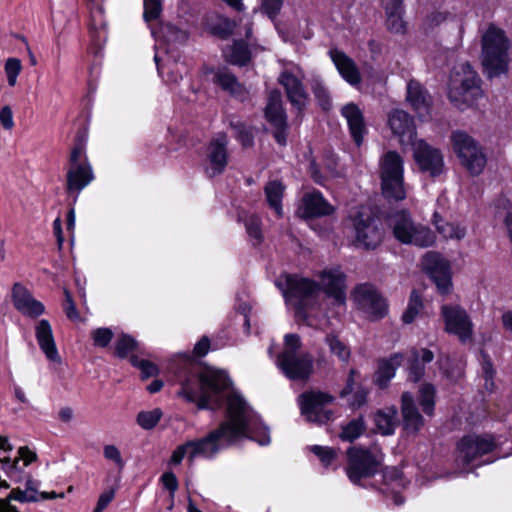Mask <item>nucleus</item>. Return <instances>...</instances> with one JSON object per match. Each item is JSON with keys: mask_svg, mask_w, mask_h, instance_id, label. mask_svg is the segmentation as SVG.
<instances>
[{"mask_svg": "<svg viewBox=\"0 0 512 512\" xmlns=\"http://www.w3.org/2000/svg\"><path fill=\"white\" fill-rule=\"evenodd\" d=\"M11 450L12 445L9 443L8 438L0 436V463H2V470L12 481L18 483L21 480L19 462L23 461V467H27L35 460L36 454L27 447H21L18 451L19 456L11 461L8 456H2L3 453L10 452Z\"/></svg>", "mask_w": 512, "mask_h": 512, "instance_id": "17", "label": "nucleus"}, {"mask_svg": "<svg viewBox=\"0 0 512 512\" xmlns=\"http://www.w3.org/2000/svg\"><path fill=\"white\" fill-rule=\"evenodd\" d=\"M422 309V301L418 293L412 291L406 311L402 315V320L406 324L414 321Z\"/></svg>", "mask_w": 512, "mask_h": 512, "instance_id": "44", "label": "nucleus"}, {"mask_svg": "<svg viewBox=\"0 0 512 512\" xmlns=\"http://www.w3.org/2000/svg\"><path fill=\"white\" fill-rule=\"evenodd\" d=\"M348 466L346 473L353 483L360 482L377 473L382 461L383 454L377 446L367 449L362 447H350L347 450Z\"/></svg>", "mask_w": 512, "mask_h": 512, "instance_id": "9", "label": "nucleus"}, {"mask_svg": "<svg viewBox=\"0 0 512 512\" xmlns=\"http://www.w3.org/2000/svg\"><path fill=\"white\" fill-rule=\"evenodd\" d=\"M88 160L86 157L85 144L82 141L77 142L69 158V165L84 164V161Z\"/></svg>", "mask_w": 512, "mask_h": 512, "instance_id": "58", "label": "nucleus"}, {"mask_svg": "<svg viewBox=\"0 0 512 512\" xmlns=\"http://www.w3.org/2000/svg\"><path fill=\"white\" fill-rule=\"evenodd\" d=\"M441 316L447 333L455 335L462 343L472 339L474 325L464 308L459 305H443Z\"/></svg>", "mask_w": 512, "mask_h": 512, "instance_id": "12", "label": "nucleus"}, {"mask_svg": "<svg viewBox=\"0 0 512 512\" xmlns=\"http://www.w3.org/2000/svg\"><path fill=\"white\" fill-rule=\"evenodd\" d=\"M91 338L96 347H107L113 338V332L109 328H97L91 331Z\"/></svg>", "mask_w": 512, "mask_h": 512, "instance_id": "52", "label": "nucleus"}, {"mask_svg": "<svg viewBox=\"0 0 512 512\" xmlns=\"http://www.w3.org/2000/svg\"><path fill=\"white\" fill-rule=\"evenodd\" d=\"M403 355L393 354L389 359L379 362L378 370L375 376V382L380 387H386L388 382L395 376L396 369L401 365Z\"/></svg>", "mask_w": 512, "mask_h": 512, "instance_id": "33", "label": "nucleus"}, {"mask_svg": "<svg viewBox=\"0 0 512 512\" xmlns=\"http://www.w3.org/2000/svg\"><path fill=\"white\" fill-rule=\"evenodd\" d=\"M433 359V352L426 348L411 349L407 366L408 380L419 382L425 374V364L430 363Z\"/></svg>", "mask_w": 512, "mask_h": 512, "instance_id": "30", "label": "nucleus"}, {"mask_svg": "<svg viewBox=\"0 0 512 512\" xmlns=\"http://www.w3.org/2000/svg\"><path fill=\"white\" fill-rule=\"evenodd\" d=\"M35 336L38 345L46 358L51 362L61 364L62 360L55 343L52 327L48 320L42 319L37 323L35 327Z\"/></svg>", "mask_w": 512, "mask_h": 512, "instance_id": "28", "label": "nucleus"}, {"mask_svg": "<svg viewBox=\"0 0 512 512\" xmlns=\"http://www.w3.org/2000/svg\"><path fill=\"white\" fill-rule=\"evenodd\" d=\"M283 0H263L261 9L271 19H274L280 12Z\"/></svg>", "mask_w": 512, "mask_h": 512, "instance_id": "60", "label": "nucleus"}, {"mask_svg": "<svg viewBox=\"0 0 512 512\" xmlns=\"http://www.w3.org/2000/svg\"><path fill=\"white\" fill-rule=\"evenodd\" d=\"M355 244L364 249H375L383 239V232L374 220L355 218Z\"/></svg>", "mask_w": 512, "mask_h": 512, "instance_id": "20", "label": "nucleus"}, {"mask_svg": "<svg viewBox=\"0 0 512 512\" xmlns=\"http://www.w3.org/2000/svg\"><path fill=\"white\" fill-rule=\"evenodd\" d=\"M265 117L274 127H283L286 125L287 119L282 107L280 92H271L265 107Z\"/></svg>", "mask_w": 512, "mask_h": 512, "instance_id": "32", "label": "nucleus"}, {"mask_svg": "<svg viewBox=\"0 0 512 512\" xmlns=\"http://www.w3.org/2000/svg\"><path fill=\"white\" fill-rule=\"evenodd\" d=\"M234 136L240 141L243 147H250L253 144V134L249 127L240 121L231 122Z\"/></svg>", "mask_w": 512, "mask_h": 512, "instance_id": "46", "label": "nucleus"}, {"mask_svg": "<svg viewBox=\"0 0 512 512\" xmlns=\"http://www.w3.org/2000/svg\"><path fill=\"white\" fill-rule=\"evenodd\" d=\"M162 416L163 413L160 408L140 411L137 414L136 422L141 428L145 430H151L159 423Z\"/></svg>", "mask_w": 512, "mask_h": 512, "instance_id": "41", "label": "nucleus"}, {"mask_svg": "<svg viewBox=\"0 0 512 512\" xmlns=\"http://www.w3.org/2000/svg\"><path fill=\"white\" fill-rule=\"evenodd\" d=\"M225 54L230 63L239 66L247 64L250 60V52L244 42H235Z\"/></svg>", "mask_w": 512, "mask_h": 512, "instance_id": "39", "label": "nucleus"}, {"mask_svg": "<svg viewBox=\"0 0 512 512\" xmlns=\"http://www.w3.org/2000/svg\"><path fill=\"white\" fill-rule=\"evenodd\" d=\"M334 397L321 391H309L298 397L301 414L309 422L323 424L333 419V411L327 408Z\"/></svg>", "mask_w": 512, "mask_h": 512, "instance_id": "11", "label": "nucleus"}, {"mask_svg": "<svg viewBox=\"0 0 512 512\" xmlns=\"http://www.w3.org/2000/svg\"><path fill=\"white\" fill-rule=\"evenodd\" d=\"M154 61L157 65V69L160 75H163L165 72L167 74L166 80L171 83H177L179 79L182 78V75L179 71V67L177 63H174L172 66L160 65L159 57L156 54L154 57Z\"/></svg>", "mask_w": 512, "mask_h": 512, "instance_id": "53", "label": "nucleus"}, {"mask_svg": "<svg viewBox=\"0 0 512 512\" xmlns=\"http://www.w3.org/2000/svg\"><path fill=\"white\" fill-rule=\"evenodd\" d=\"M161 12L160 0H144V19L150 21L156 19Z\"/></svg>", "mask_w": 512, "mask_h": 512, "instance_id": "57", "label": "nucleus"}, {"mask_svg": "<svg viewBox=\"0 0 512 512\" xmlns=\"http://www.w3.org/2000/svg\"><path fill=\"white\" fill-rule=\"evenodd\" d=\"M397 422V409L395 407L378 410L374 415V423L382 435L393 434Z\"/></svg>", "mask_w": 512, "mask_h": 512, "instance_id": "36", "label": "nucleus"}, {"mask_svg": "<svg viewBox=\"0 0 512 512\" xmlns=\"http://www.w3.org/2000/svg\"><path fill=\"white\" fill-rule=\"evenodd\" d=\"M313 452L321 461L324 466H329L337 457V451L326 446L314 445L310 447Z\"/></svg>", "mask_w": 512, "mask_h": 512, "instance_id": "51", "label": "nucleus"}, {"mask_svg": "<svg viewBox=\"0 0 512 512\" xmlns=\"http://www.w3.org/2000/svg\"><path fill=\"white\" fill-rule=\"evenodd\" d=\"M495 448L492 436L468 435L458 444V460L470 464L477 458L491 452Z\"/></svg>", "mask_w": 512, "mask_h": 512, "instance_id": "16", "label": "nucleus"}, {"mask_svg": "<svg viewBox=\"0 0 512 512\" xmlns=\"http://www.w3.org/2000/svg\"><path fill=\"white\" fill-rule=\"evenodd\" d=\"M325 342L329 346L330 352L332 354L336 355L341 361L348 362L351 355L350 348L336 335H327Z\"/></svg>", "mask_w": 512, "mask_h": 512, "instance_id": "42", "label": "nucleus"}, {"mask_svg": "<svg viewBox=\"0 0 512 512\" xmlns=\"http://www.w3.org/2000/svg\"><path fill=\"white\" fill-rule=\"evenodd\" d=\"M161 481L165 488L170 491V494L173 497L178 488V481L176 476L171 472H166L161 476Z\"/></svg>", "mask_w": 512, "mask_h": 512, "instance_id": "64", "label": "nucleus"}, {"mask_svg": "<svg viewBox=\"0 0 512 512\" xmlns=\"http://www.w3.org/2000/svg\"><path fill=\"white\" fill-rule=\"evenodd\" d=\"M481 62L488 78L498 77L508 71L510 43L504 31L490 25L482 35Z\"/></svg>", "mask_w": 512, "mask_h": 512, "instance_id": "5", "label": "nucleus"}, {"mask_svg": "<svg viewBox=\"0 0 512 512\" xmlns=\"http://www.w3.org/2000/svg\"><path fill=\"white\" fill-rule=\"evenodd\" d=\"M11 296L14 307L25 316L36 318L45 312L44 305L21 283L13 285Z\"/></svg>", "mask_w": 512, "mask_h": 512, "instance_id": "22", "label": "nucleus"}, {"mask_svg": "<svg viewBox=\"0 0 512 512\" xmlns=\"http://www.w3.org/2000/svg\"><path fill=\"white\" fill-rule=\"evenodd\" d=\"M199 382V394L194 391L189 382H184L178 395L188 402H197L199 409H219L225 392L231 385L227 374L222 370L208 368L200 374Z\"/></svg>", "mask_w": 512, "mask_h": 512, "instance_id": "3", "label": "nucleus"}, {"mask_svg": "<svg viewBox=\"0 0 512 512\" xmlns=\"http://www.w3.org/2000/svg\"><path fill=\"white\" fill-rule=\"evenodd\" d=\"M65 304H64V311L66 313V316L73 321H76L79 319V313L76 309L75 303L70 295V293L65 290Z\"/></svg>", "mask_w": 512, "mask_h": 512, "instance_id": "62", "label": "nucleus"}, {"mask_svg": "<svg viewBox=\"0 0 512 512\" xmlns=\"http://www.w3.org/2000/svg\"><path fill=\"white\" fill-rule=\"evenodd\" d=\"M328 54L342 79L349 85L358 87L362 82V77L355 61L345 52L336 48L330 49Z\"/></svg>", "mask_w": 512, "mask_h": 512, "instance_id": "21", "label": "nucleus"}, {"mask_svg": "<svg viewBox=\"0 0 512 512\" xmlns=\"http://www.w3.org/2000/svg\"><path fill=\"white\" fill-rule=\"evenodd\" d=\"M413 158L419 170L431 177L440 176L445 170L442 152L423 139H418L412 144Z\"/></svg>", "mask_w": 512, "mask_h": 512, "instance_id": "13", "label": "nucleus"}, {"mask_svg": "<svg viewBox=\"0 0 512 512\" xmlns=\"http://www.w3.org/2000/svg\"><path fill=\"white\" fill-rule=\"evenodd\" d=\"M94 180V173L88 160L84 164L69 165L66 174V190L75 193V201L80 192Z\"/></svg>", "mask_w": 512, "mask_h": 512, "instance_id": "23", "label": "nucleus"}, {"mask_svg": "<svg viewBox=\"0 0 512 512\" xmlns=\"http://www.w3.org/2000/svg\"><path fill=\"white\" fill-rule=\"evenodd\" d=\"M401 412L405 431L409 434L418 433L424 426V419L415 407L413 395L410 392H404L401 396Z\"/></svg>", "mask_w": 512, "mask_h": 512, "instance_id": "29", "label": "nucleus"}, {"mask_svg": "<svg viewBox=\"0 0 512 512\" xmlns=\"http://www.w3.org/2000/svg\"><path fill=\"white\" fill-rule=\"evenodd\" d=\"M451 142L461 165L473 176L481 174L486 166L487 157L479 144L463 131L453 132Z\"/></svg>", "mask_w": 512, "mask_h": 512, "instance_id": "10", "label": "nucleus"}, {"mask_svg": "<svg viewBox=\"0 0 512 512\" xmlns=\"http://www.w3.org/2000/svg\"><path fill=\"white\" fill-rule=\"evenodd\" d=\"M388 124L401 145H412L417 140L414 121L405 111L393 110L389 114Z\"/></svg>", "mask_w": 512, "mask_h": 512, "instance_id": "19", "label": "nucleus"}, {"mask_svg": "<svg viewBox=\"0 0 512 512\" xmlns=\"http://www.w3.org/2000/svg\"><path fill=\"white\" fill-rule=\"evenodd\" d=\"M300 347V337L296 334H287L285 336V349L277 359L278 367L292 380L308 378L313 368V359L310 354H297Z\"/></svg>", "mask_w": 512, "mask_h": 512, "instance_id": "8", "label": "nucleus"}, {"mask_svg": "<svg viewBox=\"0 0 512 512\" xmlns=\"http://www.w3.org/2000/svg\"><path fill=\"white\" fill-rule=\"evenodd\" d=\"M352 393L353 395L352 398L349 400V404L353 408H359L366 403L367 392L363 388L358 387Z\"/></svg>", "mask_w": 512, "mask_h": 512, "instance_id": "63", "label": "nucleus"}, {"mask_svg": "<svg viewBox=\"0 0 512 512\" xmlns=\"http://www.w3.org/2000/svg\"><path fill=\"white\" fill-rule=\"evenodd\" d=\"M285 189V185L279 180L269 181L264 188L268 205L276 212L278 217H282L283 215L282 198Z\"/></svg>", "mask_w": 512, "mask_h": 512, "instance_id": "37", "label": "nucleus"}, {"mask_svg": "<svg viewBox=\"0 0 512 512\" xmlns=\"http://www.w3.org/2000/svg\"><path fill=\"white\" fill-rule=\"evenodd\" d=\"M406 99L420 117L429 114L430 96L419 82L414 80L408 82Z\"/></svg>", "mask_w": 512, "mask_h": 512, "instance_id": "31", "label": "nucleus"}, {"mask_svg": "<svg viewBox=\"0 0 512 512\" xmlns=\"http://www.w3.org/2000/svg\"><path fill=\"white\" fill-rule=\"evenodd\" d=\"M390 225L395 239L404 245L428 248L436 242V234L431 228L414 221L406 211L396 213Z\"/></svg>", "mask_w": 512, "mask_h": 512, "instance_id": "7", "label": "nucleus"}, {"mask_svg": "<svg viewBox=\"0 0 512 512\" xmlns=\"http://www.w3.org/2000/svg\"><path fill=\"white\" fill-rule=\"evenodd\" d=\"M365 429L364 419L362 416H359L342 427L339 437L343 441L352 442L359 438L364 433Z\"/></svg>", "mask_w": 512, "mask_h": 512, "instance_id": "38", "label": "nucleus"}, {"mask_svg": "<svg viewBox=\"0 0 512 512\" xmlns=\"http://www.w3.org/2000/svg\"><path fill=\"white\" fill-rule=\"evenodd\" d=\"M319 283L298 275L284 274L277 281L286 303L295 310L298 320L308 326L321 328L314 318L317 309V296L320 291L332 298L337 305L346 303V275L339 267L325 268L318 272Z\"/></svg>", "mask_w": 512, "mask_h": 512, "instance_id": "2", "label": "nucleus"}, {"mask_svg": "<svg viewBox=\"0 0 512 512\" xmlns=\"http://www.w3.org/2000/svg\"><path fill=\"white\" fill-rule=\"evenodd\" d=\"M482 373L484 378V387L488 392H492L495 388L494 375L495 370L490 360L484 359L482 363Z\"/></svg>", "mask_w": 512, "mask_h": 512, "instance_id": "54", "label": "nucleus"}, {"mask_svg": "<svg viewBox=\"0 0 512 512\" xmlns=\"http://www.w3.org/2000/svg\"><path fill=\"white\" fill-rule=\"evenodd\" d=\"M0 123L6 130H11L14 127L13 111L10 106L6 105L1 108Z\"/></svg>", "mask_w": 512, "mask_h": 512, "instance_id": "61", "label": "nucleus"}, {"mask_svg": "<svg viewBox=\"0 0 512 512\" xmlns=\"http://www.w3.org/2000/svg\"><path fill=\"white\" fill-rule=\"evenodd\" d=\"M242 438L252 439L262 446L270 443L268 428L260 425L258 415L244 398L232 392L226 397V420L205 437L179 445L173 451L170 463L178 465L185 457L190 463L197 457L212 459Z\"/></svg>", "mask_w": 512, "mask_h": 512, "instance_id": "1", "label": "nucleus"}, {"mask_svg": "<svg viewBox=\"0 0 512 512\" xmlns=\"http://www.w3.org/2000/svg\"><path fill=\"white\" fill-rule=\"evenodd\" d=\"M341 115L347 122L352 139L357 146H360L367 133V127L361 109L355 103H347L342 107Z\"/></svg>", "mask_w": 512, "mask_h": 512, "instance_id": "26", "label": "nucleus"}, {"mask_svg": "<svg viewBox=\"0 0 512 512\" xmlns=\"http://www.w3.org/2000/svg\"><path fill=\"white\" fill-rule=\"evenodd\" d=\"M247 233L258 243L262 240L261 222L257 216H249L245 221Z\"/></svg>", "mask_w": 512, "mask_h": 512, "instance_id": "55", "label": "nucleus"}, {"mask_svg": "<svg viewBox=\"0 0 512 512\" xmlns=\"http://www.w3.org/2000/svg\"><path fill=\"white\" fill-rule=\"evenodd\" d=\"M35 336L38 345L46 358L51 362L61 364L62 360L55 343L52 327L48 320L42 319L37 323L35 327Z\"/></svg>", "mask_w": 512, "mask_h": 512, "instance_id": "27", "label": "nucleus"}, {"mask_svg": "<svg viewBox=\"0 0 512 512\" xmlns=\"http://www.w3.org/2000/svg\"><path fill=\"white\" fill-rule=\"evenodd\" d=\"M233 27L234 24L228 18L217 16L215 18V23L210 24V31L214 35L226 37L232 33Z\"/></svg>", "mask_w": 512, "mask_h": 512, "instance_id": "49", "label": "nucleus"}, {"mask_svg": "<svg viewBox=\"0 0 512 512\" xmlns=\"http://www.w3.org/2000/svg\"><path fill=\"white\" fill-rule=\"evenodd\" d=\"M215 82L220 85L223 90L240 100L246 99L248 95V90L228 71H218L215 75Z\"/></svg>", "mask_w": 512, "mask_h": 512, "instance_id": "35", "label": "nucleus"}, {"mask_svg": "<svg viewBox=\"0 0 512 512\" xmlns=\"http://www.w3.org/2000/svg\"><path fill=\"white\" fill-rule=\"evenodd\" d=\"M481 79L469 63L455 67L450 75L448 98L460 110L475 106L484 98Z\"/></svg>", "mask_w": 512, "mask_h": 512, "instance_id": "4", "label": "nucleus"}, {"mask_svg": "<svg viewBox=\"0 0 512 512\" xmlns=\"http://www.w3.org/2000/svg\"><path fill=\"white\" fill-rule=\"evenodd\" d=\"M164 37L168 42H184L187 39L185 31L180 30L172 25H166L163 30Z\"/></svg>", "mask_w": 512, "mask_h": 512, "instance_id": "56", "label": "nucleus"}, {"mask_svg": "<svg viewBox=\"0 0 512 512\" xmlns=\"http://www.w3.org/2000/svg\"><path fill=\"white\" fill-rule=\"evenodd\" d=\"M279 83L284 87L289 102L298 110H302L308 100L302 79L289 71H284L278 78Z\"/></svg>", "mask_w": 512, "mask_h": 512, "instance_id": "25", "label": "nucleus"}, {"mask_svg": "<svg viewBox=\"0 0 512 512\" xmlns=\"http://www.w3.org/2000/svg\"><path fill=\"white\" fill-rule=\"evenodd\" d=\"M334 212V207L323 197L319 191H312L306 193L300 207L298 214L303 218H313L328 216Z\"/></svg>", "mask_w": 512, "mask_h": 512, "instance_id": "24", "label": "nucleus"}, {"mask_svg": "<svg viewBox=\"0 0 512 512\" xmlns=\"http://www.w3.org/2000/svg\"><path fill=\"white\" fill-rule=\"evenodd\" d=\"M432 223L445 240L460 241L466 236V227L458 223L445 221L438 213H434Z\"/></svg>", "mask_w": 512, "mask_h": 512, "instance_id": "34", "label": "nucleus"}, {"mask_svg": "<svg viewBox=\"0 0 512 512\" xmlns=\"http://www.w3.org/2000/svg\"><path fill=\"white\" fill-rule=\"evenodd\" d=\"M379 175L381 191L389 201H402L406 198L404 184V161L395 151H388L380 158Z\"/></svg>", "mask_w": 512, "mask_h": 512, "instance_id": "6", "label": "nucleus"}, {"mask_svg": "<svg viewBox=\"0 0 512 512\" xmlns=\"http://www.w3.org/2000/svg\"><path fill=\"white\" fill-rule=\"evenodd\" d=\"M422 266L435 282L440 293L447 294L450 292L452 280L448 260L438 252L429 251L422 258Z\"/></svg>", "mask_w": 512, "mask_h": 512, "instance_id": "15", "label": "nucleus"}, {"mask_svg": "<svg viewBox=\"0 0 512 512\" xmlns=\"http://www.w3.org/2000/svg\"><path fill=\"white\" fill-rule=\"evenodd\" d=\"M131 363L141 370L143 378L151 377L157 374L158 369L156 365L146 360H138L135 357L131 358Z\"/></svg>", "mask_w": 512, "mask_h": 512, "instance_id": "59", "label": "nucleus"}, {"mask_svg": "<svg viewBox=\"0 0 512 512\" xmlns=\"http://www.w3.org/2000/svg\"><path fill=\"white\" fill-rule=\"evenodd\" d=\"M351 297L356 306L370 318H382L387 313L385 299L370 284L358 285L353 290Z\"/></svg>", "mask_w": 512, "mask_h": 512, "instance_id": "14", "label": "nucleus"}, {"mask_svg": "<svg viewBox=\"0 0 512 512\" xmlns=\"http://www.w3.org/2000/svg\"><path fill=\"white\" fill-rule=\"evenodd\" d=\"M313 94L323 109L330 107V94L321 80H314L311 85Z\"/></svg>", "mask_w": 512, "mask_h": 512, "instance_id": "48", "label": "nucleus"}, {"mask_svg": "<svg viewBox=\"0 0 512 512\" xmlns=\"http://www.w3.org/2000/svg\"><path fill=\"white\" fill-rule=\"evenodd\" d=\"M419 402L425 414L431 416L435 406V388L425 383L419 389Z\"/></svg>", "mask_w": 512, "mask_h": 512, "instance_id": "40", "label": "nucleus"}, {"mask_svg": "<svg viewBox=\"0 0 512 512\" xmlns=\"http://www.w3.org/2000/svg\"><path fill=\"white\" fill-rule=\"evenodd\" d=\"M7 82L10 87L17 84V78L22 71V63L18 58H8L4 65Z\"/></svg>", "mask_w": 512, "mask_h": 512, "instance_id": "45", "label": "nucleus"}, {"mask_svg": "<svg viewBox=\"0 0 512 512\" xmlns=\"http://www.w3.org/2000/svg\"><path fill=\"white\" fill-rule=\"evenodd\" d=\"M137 348V342L134 338L129 335L120 336L115 343L116 355L120 358L127 357Z\"/></svg>", "mask_w": 512, "mask_h": 512, "instance_id": "47", "label": "nucleus"}, {"mask_svg": "<svg viewBox=\"0 0 512 512\" xmlns=\"http://www.w3.org/2000/svg\"><path fill=\"white\" fill-rule=\"evenodd\" d=\"M227 145L228 138L223 133H219L209 143L205 171L210 177L219 175L225 170L228 164Z\"/></svg>", "mask_w": 512, "mask_h": 512, "instance_id": "18", "label": "nucleus"}, {"mask_svg": "<svg viewBox=\"0 0 512 512\" xmlns=\"http://www.w3.org/2000/svg\"><path fill=\"white\" fill-rule=\"evenodd\" d=\"M387 15L386 25L387 28L396 34L404 33L406 29L405 22L403 20V9L396 10H385Z\"/></svg>", "mask_w": 512, "mask_h": 512, "instance_id": "43", "label": "nucleus"}, {"mask_svg": "<svg viewBox=\"0 0 512 512\" xmlns=\"http://www.w3.org/2000/svg\"><path fill=\"white\" fill-rule=\"evenodd\" d=\"M103 456L106 460L113 462L118 471H122L124 469L125 461L117 446L113 444L105 445L103 447Z\"/></svg>", "mask_w": 512, "mask_h": 512, "instance_id": "50", "label": "nucleus"}]
</instances>
